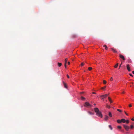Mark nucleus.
Here are the masks:
<instances>
[{
	"instance_id": "f257e3e1",
	"label": "nucleus",
	"mask_w": 134,
	"mask_h": 134,
	"mask_svg": "<svg viewBox=\"0 0 134 134\" xmlns=\"http://www.w3.org/2000/svg\"><path fill=\"white\" fill-rule=\"evenodd\" d=\"M96 114L97 116L100 117L101 118L102 117V115L101 111H99Z\"/></svg>"
},
{
	"instance_id": "f03ea898",
	"label": "nucleus",
	"mask_w": 134,
	"mask_h": 134,
	"mask_svg": "<svg viewBox=\"0 0 134 134\" xmlns=\"http://www.w3.org/2000/svg\"><path fill=\"white\" fill-rule=\"evenodd\" d=\"M84 106L86 107H92V105L90 104V103H88V102H86L85 103V104L84 105Z\"/></svg>"
},
{
	"instance_id": "7ed1b4c3",
	"label": "nucleus",
	"mask_w": 134,
	"mask_h": 134,
	"mask_svg": "<svg viewBox=\"0 0 134 134\" xmlns=\"http://www.w3.org/2000/svg\"><path fill=\"white\" fill-rule=\"evenodd\" d=\"M124 128H125L126 130L128 131L129 129V126H127L124 125Z\"/></svg>"
},
{
	"instance_id": "20e7f679",
	"label": "nucleus",
	"mask_w": 134,
	"mask_h": 134,
	"mask_svg": "<svg viewBox=\"0 0 134 134\" xmlns=\"http://www.w3.org/2000/svg\"><path fill=\"white\" fill-rule=\"evenodd\" d=\"M119 57L120 58L122 59V60H125V58L124 57L122 54H119Z\"/></svg>"
},
{
	"instance_id": "39448f33",
	"label": "nucleus",
	"mask_w": 134,
	"mask_h": 134,
	"mask_svg": "<svg viewBox=\"0 0 134 134\" xmlns=\"http://www.w3.org/2000/svg\"><path fill=\"white\" fill-rule=\"evenodd\" d=\"M94 110L95 112L96 113L100 111L99 109L97 108H94Z\"/></svg>"
},
{
	"instance_id": "423d86ee",
	"label": "nucleus",
	"mask_w": 134,
	"mask_h": 134,
	"mask_svg": "<svg viewBox=\"0 0 134 134\" xmlns=\"http://www.w3.org/2000/svg\"><path fill=\"white\" fill-rule=\"evenodd\" d=\"M126 67L128 71H130V68L129 65V64H127Z\"/></svg>"
},
{
	"instance_id": "0eeeda50",
	"label": "nucleus",
	"mask_w": 134,
	"mask_h": 134,
	"mask_svg": "<svg viewBox=\"0 0 134 134\" xmlns=\"http://www.w3.org/2000/svg\"><path fill=\"white\" fill-rule=\"evenodd\" d=\"M109 95V94H106L105 95H101L100 96V97H104V98H106Z\"/></svg>"
},
{
	"instance_id": "6e6552de",
	"label": "nucleus",
	"mask_w": 134,
	"mask_h": 134,
	"mask_svg": "<svg viewBox=\"0 0 134 134\" xmlns=\"http://www.w3.org/2000/svg\"><path fill=\"white\" fill-rule=\"evenodd\" d=\"M109 117L108 116L105 115V116L104 120H105L107 121Z\"/></svg>"
},
{
	"instance_id": "1a4fd4ad",
	"label": "nucleus",
	"mask_w": 134,
	"mask_h": 134,
	"mask_svg": "<svg viewBox=\"0 0 134 134\" xmlns=\"http://www.w3.org/2000/svg\"><path fill=\"white\" fill-rule=\"evenodd\" d=\"M88 113L90 115H93L94 114V113H92V112L90 111H88Z\"/></svg>"
},
{
	"instance_id": "9d476101",
	"label": "nucleus",
	"mask_w": 134,
	"mask_h": 134,
	"mask_svg": "<svg viewBox=\"0 0 134 134\" xmlns=\"http://www.w3.org/2000/svg\"><path fill=\"white\" fill-rule=\"evenodd\" d=\"M108 99L109 100V102H110L111 103H113V102L112 100H111L110 97H108Z\"/></svg>"
},
{
	"instance_id": "9b49d317",
	"label": "nucleus",
	"mask_w": 134,
	"mask_h": 134,
	"mask_svg": "<svg viewBox=\"0 0 134 134\" xmlns=\"http://www.w3.org/2000/svg\"><path fill=\"white\" fill-rule=\"evenodd\" d=\"M111 50H112V51H113V52L114 53H117V51H116L113 48H111Z\"/></svg>"
},
{
	"instance_id": "f8f14e48",
	"label": "nucleus",
	"mask_w": 134,
	"mask_h": 134,
	"mask_svg": "<svg viewBox=\"0 0 134 134\" xmlns=\"http://www.w3.org/2000/svg\"><path fill=\"white\" fill-rule=\"evenodd\" d=\"M121 122L123 123H125L126 122V120L124 119H122L121 120Z\"/></svg>"
},
{
	"instance_id": "ddd939ff",
	"label": "nucleus",
	"mask_w": 134,
	"mask_h": 134,
	"mask_svg": "<svg viewBox=\"0 0 134 134\" xmlns=\"http://www.w3.org/2000/svg\"><path fill=\"white\" fill-rule=\"evenodd\" d=\"M58 65L59 67H60L62 66V64L61 63H58Z\"/></svg>"
},
{
	"instance_id": "4468645a",
	"label": "nucleus",
	"mask_w": 134,
	"mask_h": 134,
	"mask_svg": "<svg viewBox=\"0 0 134 134\" xmlns=\"http://www.w3.org/2000/svg\"><path fill=\"white\" fill-rule=\"evenodd\" d=\"M63 83H64V87L65 88H67V85H66V84L65 83H64V82H63Z\"/></svg>"
},
{
	"instance_id": "2eb2a0df",
	"label": "nucleus",
	"mask_w": 134,
	"mask_h": 134,
	"mask_svg": "<svg viewBox=\"0 0 134 134\" xmlns=\"http://www.w3.org/2000/svg\"><path fill=\"white\" fill-rule=\"evenodd\" d=\"M109 116L111 117L112 116L111 113L110 112L109 113Z\"/></svg>"
},
{
	"instance_id": "dca6fc26",
	"label": "nucleus",
	"mask_w": 134,
	"mask_h": 134,
	"mask_svg": "<svg viewBox=\"0 0 134 134\" xmlns=\"http://www.w3.org/2000/svg\"><path fill=\"white\" fill-rule=\"evenodd\" d=\"M103 47H105V49L106 50H107L108 49V47H107V46H106V45L105 44L103 46Z\"/></svg>"
},
{
	"instance_id": "f3484780",
	"label": "nucleus",
	"mask_w": 134,
	"mask_h": 134,
	"mask_svg": "<svg viewBox=\"0 0 134 134\" xmlns=\"http://www.w3.org/2000/svg\"><path fill=\"white\" fill-rule=\"evenodd\" d=\"M117 122L118 123H121L122 122H121V120H117Z\"/></svg>"
},
{
	"instance_id": "a211bd4d",
	"label": "nucleus",
	"mask_w": 134,
	"mask_h": 134,
	"mask_svg": "<svg viewBox=\"0 0 134 134\" xmlns=\"http://www.w3.org/2000/svg\"><path fill=\"white\" fill-rule=\"evenodd\" d=\"M68 60V59L66 58L65 60V64H66Z\"/></svg>"
},
{
	"instance_id": "6ab92c4d",
	"label": "nucleus",
	"mask_w": 134,
	"mask_h": 134,
	"mask_svg": "<svg viewBox=\"0 0 134 134\" xmlns=\"http://www.w3.org/2000/svg\"><path fill=\"white\" fill-rule=\"evenodd\" d=\"M118 63H117L115 65V66H114V67H115V68H117V67L118 66Z\"/></svg>"
},
{
	"instance_id": "aec40b11",
	"label": "nucleus",
	"mask_w": 134,
	"mask_h": 134,
	"mask_svg": "<svg viewBox=\"0 0 134 134\" xmlns=\"http://www.w3.org/2000/svg\"><path fill=\"white\" fill-rule=\"evenodd\" d=\"M92 69V68L91 67H89L88 68V70L89 71H91Z\"/></svg>"
},
{
	"instance_id": "412c9836",
	"label": "nucleus",
	"mask_w": 134,
	"mask_h": 134,
	"mask_svg": "<svg viewBox=\"0 0 134 134\" xmlns=\"http://www.w3.org/2000/svg\"><path fill=\"white\" fill-rule=\"evenodd\" d=\"M81 99L83 100L85 99V98L83 97H81Z\"/></svg>"
},
{
	"instance_id": "4be33fe9",
	"label": "nucleus",
	"mask_w": 134,
	"mask_h": 134,
	"mask_svg": "<svg viewBox=\"0 0 134 134\" xmlns=\"http://www.w3.org/2000/svg\"><path fill=\"white\" fill-rule=\"evenodd\" d=\"M109 128H110L111 130H113V128L111 126V125H109Z\"/></svg>"
},
{
	"instance_id": "5701e85b",
	"label": "nucleus",
	"mask_w": 134,
	"mask_h": 134,
	"mask_svg": "<svg viewBox=\"0 0 134 134\" xmlns=\"http://www.w3.org/2000/svg\"><path fill=\"white\" fill-rule=\"evenodd\" d=\"M106 107L108 108H110V106L108 105V104L106 105Z\"/></svg>"
},
{
	"instance_id": "b1692460",
	"label": "nucleus",
	"mask_w": 134,
	"mask_h": 134,
	"mask_svg": "<svg viewBox=\"0 0 134 134\" xmlns=\"http://www.w3.org/2000/svg\"><path fill=\"white\" fill-rule=\"evenodd\" d=\"M103 83L104 84H106V81L105 80H103Z\"/></svg>"
},
{
	"instance_id": "393cba45",
	"label": "nucleus",
	"mask_w": 134,
	"mask_h": 134,
	"mask_svg": "<svg viewBox=\"0 0 134 134\" xmlns=\"http://www.w3.org/2000/svg\"><path fill=\"white\" fill-rule=\"evenodd\" d=\"M117 110L118 111H119L120 112H121L122 111L120 109H117Z\"/></svg>"
},
{
	"instance_id": "a878e982",
	"label": "nucleus",
	"mask_w": 134,
	"mask_h": 134,
	"mask_svg": "<svg viewBox=\"0 0 134 134\" xmlns=\"http://www.w3.org/2000/svg\"><path fill=\"white\" fill-rule=\"evenodd\" d=\"M84 65V63L83 62L81 64V66H83Z\"/></svg>"
},
{
	"instance_id": "bb28decb",
	"label": "nucleus",
	"mask_w": 134,
	"mask_h": 134,
	"mask_svg": "<svg viewBox=\"0 0 134 134\" xmlns=\"http://www.w3.org/2000/svg\"><path fill=\"white\" fill-rule=\"evenodd\" d=\"M126 122L127 124H128L129 123V120H127L126 121Z\"/></svg>"
},
{
	"instance_id": "cd10ccee",
	"label": "nucleus",
	"mask_w": 134,
	"mask_h": 134,
	"mask_svg": "<svg viewBox=\"0 0 134 134\" xmlns=\"http://www.w3.org/2000/svg\"><path fill=\"white\" fill-rule=\"evenodd\" d=\"M118 129H121V126H118Z\"/></svg>"
},
{
	"instance_id": "c85d7f7f",
	"label": "nucleus",
	"mask_w": 134,
	"mask_h": 134,
	"mask_svg": "<svg viewBox=\"0 0 134 134\" xmlns=\"http://www.w3.org/2000/svg\"><path fill=\"white\" fill-rule=\"evenodd\" d=\"M106 87V86H104L103 87H102V89H103V90H104V89Z\"/></svg>"
},
{
	"instance_id": "c756f323",
	"label": "nucleus",
	"mask_w": 134,
	"mask_h": 134,
	"mask_svg": "<svg viewBox=\"0 0 134 134\" xmlns=\"http://www.w3.org/2000/svg\"><path fill=\"white\" fill-rule=\"evenodd\" d=\"M134 126L132 125H131V128L132 129L133 128Z\"/></svg>"
},
{
	"instance_id": "7c9ffc66",
	"label": "nucleus",
	"mask_w": 134,
	"mask_h": 134,
	"mask_svg": "<svg viewBox=\"0 0 134 134\" xmlns=\"http://www.w3.org/2000/svg\"><path fill=\"white\" fill-rule=\"evenodd\" d=\"M111 81H112L113 80V79L112 77H111L110 79Z\"/></svg>"
},
{
	"instance_id": "2f4dec72",
	"label": "nucleus",
	"mask_w": 134,
	"mask_h": 134,
	"mask_svg": "<svg viewBox=\"0 0 134 134\" xmlns=\"http://www.w3.org/2000/svg\"><path fill=\"white\" fill-rule=\"evenodd\" d=\"M124 112L126 115L127 116H128V114L127 113H126L125 111Z\"/></svg>"
},
{
	"instance_id": "473e14b6",
	"label": "nucleus",
	"mask_w": 134,
	"mask_h": 134,
	"mask_svg": "<svg viewBox=\"0 0 134 134\" xmlns=\"http://www.w3.org/2000/svg\"><path fill=\"white\" fill-rule=\"evenodd\" d=\"M129 106L130 107H132V105L131 104H130L129 105Z\"/></svg>"
},
{
	"instance_id": "72a5a7b5",
	"label": "nucleus",
	"mask_w": 134,
	"mask_h": 134,
	"mask_svg": "<svg viewBox=\"0 0 134 134\" xmlns=\"http://www.w3.org/2000/svg\"><path fill=\"white\" fill-rule=\"evenodd\" d=\"M129 75L130 76H132V77H133V75H132V74H129Z\"/></svg>"
},
{
	"instance_id": "f704fd0d",
	"label": "nucleus",
	"mask_w": 134,
	"mask_h": 134,
	"mask_svg": "<svg viewBox=\"0 0 134 134\" xmlns=\"http://www.w3.org/2000/svg\"><path fill=\"white\" fill-rule=\"evenodd\" d=\"M66 64H65V68H66Z\"/></svg>"
},
{
	"instance_id": "c9c22d12",
	"label": "nucleus",
	"mask_w": 134,
	"mask_h": 134,
	"mask_svg": "<svg viewBox=\"0 0 134 134\" xmlns=\"http://www.w3.org/2000/svg\"><path fill=\"white\" fill-rule=\"evenodd\" d=\"M67 77L68 78H69V75H67Z\"/></svg>"
},
{
	"instance_id": "e433bc0d",
	"label": "nucleus",
	"mask_w": 134,
	"mask_h": 134,
	"mask_svg": "<svg viewBox=\"0 0 134 134\" xmlns=\"http://www.w3.org/2000/svg\"><path fill=\"white\" fill-rule=\"evenodd\" d=\"M131 120L133 121H134V119H133V118H132L131 119Z\"/></svg>"
},
{
	"instance_id": "4c0bfd02",
	"label": "nucleus",
	"mask_w": 134,
	"mask_h": 134,
	"mask_svg": "<svg viewBox=\"0 0 134 134\" xmlns=\"http://www.w3.org/2000/svg\"><path fill=\"white\" fill-rule=\"evenodd\" d=\"M68 64L69 65H70V63L69 62H68Z\"/></svg>"
},
{
	"instance_id": "58836bf2",
	"label": "nucleus",
	"mask_w": 134,
	"mask_h": 134,
	"mask_svg": "<svg viewBox=\"0 0 134 134\" xmlns=\"http://www.w3.org/2000/svg\"><path fill=\"white\" fill-rule=\"evenodd\" d=\"M92 93L93 94H96V93H95L94 92H93Z\"/></svg>"
},
{
	"instance_id": "ea45409f",
	"label": "nucleus",
	"mask_w": 134,
	"mask_h": 134,
	"mask_svg": "<svg viewBox=\"0 0 134 134\" xmlns=\"http://www.w3.org/2000/svg\"><path fill=\"white\" fill-rule=\"evenodd\" d=\"M132 73L134 75V71H132Z\"/></svg>"
},
{
	"instance_id": "a19ab883",
	"label": "nucleus",
	"mask_w": 134,
	"mask_h": 134,
	"mask_svg": "<svg viewBox=\"0 0 134 134\" xmlns=\"http://www.w3.org/2000/svg\"><path fill=\"white\" fill-rule=\"evenodd\" d=\"M122 63L120 65V67H119V68H120V67H121V65H122Z\"/></svg>"
},
{
	"instance_id": "79ce46f5",
	"label": "nucleus",
	"mask_w": 134,
	"mask_h": 134,
	"mask_svg": "<svg viewBox=\"0 0 134 134\" xmlns=\"http://www.w3.org/2000/svg\"><path fill=\"white\" fill-rule=\"evenodd\" d=\"M122 93H124V91H123V92H122Z\"/></svg>"
},
{
	"instance_id": "37998d69",
	"label": "nucleus",
	"mask_w": 134,
	"mask_h": 134,
	"mask_svg": "<svg viewBox=\"0 0 134 134\" xmlns=\"http://www.w3.org/2000/svg\"><path fill=\"white\" fill-rule=\"evenodd\" d=\"M94 105H96V104H94Z\"/></svg>"
},
{
	"instance_id": "c03bdc74",
	"label": "nucleus",
	"mask_w": 134,
	"mask_h": 134,
	"mask_svg": "<svg viewBox=\"0 0 134 134\" xmlns=\"http://www.w3.org/2000/svg\"><path fill=\"white\" fill-rule=\"evenodd\" d=\"M83 93V92H81V93Z\"/></svg>"
}]
</instances>
